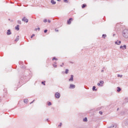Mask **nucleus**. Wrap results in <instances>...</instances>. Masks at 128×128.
<instances>
[{
	"label": "nucleus",
	"instance_id": "6e6552de",
	"mask_svg": "<svg viewBox=\"0 0 128 128\" xmlns=\"http://www.w3.org/2000/svg\"><path fill=\"white\" fill-rule=\"evenodd\" d=\"M68 80L69 82H74V75H70V78Z\"/></svg>",
	"mask_w": 128,
	"mask_h": 128
},
{
	"label": "nucleus",
	"instance_id": "f3484780",
	"mask_svg": "<svg viewBox=\"0 0 128 128\" xmlns=\"http://www.w3.org/2000/svg\"><path fill=\"white\" fill-rule=\"evenodd\" d=\"M83 122H88V118H84Z\"/></svg>",
	"mask_w": 128,
	"mask_h": 128
},
{
	"label": "nucleus",
	"instance_id": "f8f14e48",
	"mask_svg": "<svg viewBox=\"0 0 128 128\" xmlns=\"http://www.w3.org/2000/svg\"><path fill=\"white\" fill-rule=\"evenodd\" d=\"M108 128H116V124H112V126H111L110 127H109Z\"/></svg>",
	"mask_w": 128,
	"mask_h": 128
},
{
	"label": "nucleus",
	"instance_id": "20e7f679",
	"mask_svg": "<svg viewBox=\"0 0 128 128\" xmlns=\"http://www.w3.org/2000/svg\"><path fill=\"white\" fill-rule=\"evenodd\" d=\"M69 88L70 90L76 88V85L74 84H70L69 86Z\"/></svg>",
	"mask_w": 128,
	"mask_h": 128
},
{
	"label": "nucleus",
	"instance_id": "2f4dec72",
	"mask_svg": "<svg viewBox=\"0 0 128 128\" xmlns=\"http://www.w3.org/2000/svg\"><path fill=\"white\" fill-rule=\"evenodd\" d=\"M99 114H102V111L99 112Z\"/></svg>",
	"mask_w": 128,
	"mask_h": 128
},
{
	"label": "nucleus",
	"instance_id": "c85d7f7f",
	"mask_svg": "<svg viewBox=\"0 0 128 128\" xmlns=\"http://www.w3.org/2000/svg\"><path fill=\"white\" fill-rule=\"evenodd\" d=\"M48 22V20L46 19H44V22Z\"/></svg>",
	"mask_w": 128,
	"mask_h": 128
},
{
	"label": "nucleus",
	"instance_id": "f257e3e1",
	"mask_svg": "<svg viewBox=\"0 0 128 128\" xmlns=\"http://www.w3.org/2000/svg\"><path fill=\"white\" fill-rule=\"evenodd\" d=\"M122 36L124 38H128V30L125 29L123 30Z\"/></svg>",
	"mask_w": 128,
	"mask_h": 128
},
{
	"label": "nucleus",
	"instance_id": "9b49d317",
	"mask_svg": "<svg viewBox=\"0 0 128 128\" xmlns=\"http://www.w3.org/2000/svg\"><path fill=\"white\" fill-rule=\"evenodd\" d=\"M15 30H20V25H17L15 27Z\"/></svg>",
	"mask_w": 128,
	"mask_h": 128
},
{
	"label": "nucleus",
	"instance_id": "37998d69",
	"mask_svg": "<svg viewBox=\"0 0 128 128\" xmlns=\"http://www.w3.org/2000/svg\"><path fill=\"white\" fill-rule=\"evenodd\" d=\"M55 64H56V62H54Z\"/></svg>",
	"mask_w": 128,
	"mask_h": 128
},
{
	"label": "nucleus",
	"instance_id": "393cba45",
	"mask_svg": "<svg viewBox=\"0 0 128 128\" xmlns=\"http://www.w3.org/2000/svg\"><path fill=\"white\" fill-rule=\"evenodd\" d=\"M58 60V58H56V57H54L52 59V60Z\"/></svg>",
	"mask_w": 128,
	"mask_h": 128
},
{
	"label": "nucleus",
	"instance_id": "4c0bfd02",
	"mask_svg": "<svg viewBox=\"0 0 128 128\" xmlns=\"http://www.w3.org/2000/svg\"><path fill=\"white\" fill-rule=\"evenodd\" d=\"M55 32H58V30L55 29Z\"/></svg>",
	"mask_w": 128,
	"mask_h": 128
},
{
	"label": "nucleus",
	"instance_id": "dca6fc26",
	"mask_svg": "<svg viewBox=\"0 0 128 128\" xmlns=\"http://www.w3.org/2000/svg\"><path fill=\"white\" fill-rule=\"evenodd\" d=\"M28 99L24 100V104H28Z\"/></svg>",
	"mask_w": 128,
	"mask_h": 128
},
{
	"label": "nucleus",
	"instance_id": "79ce46f5",
	"mask_svg": "<svg viewBox=\"0 0 128 128\" xmlns=\"http://www.w3.org/2000/svg\"><path fill=\"white\" fill-rule=\"evenodd\" d=\"M116 36V34H113V36Z\"/></svg>",
	"mask_w": 128,
	"mask_h": 128
},
{
	"label": "nucleus",
	"instance_id": "1a4fd4ad",
	"mask_svg": "<svg viewBox=\"0 0 128 128\" xmlns=\"http://www.w3.org/2000/svg\"><path fill=\"white\" fill-rule=\"evenodd\" d=\"M7 36H10L12 34V32H10V30H8L6 32Z\"/></svg>",
	"mask_w": 128,
	"mask_h": 128
},
{
	"label": "nucleus",
	"instance_id": "72a5a7b5",
	"mask_svg": "<svg viewBox=\"0 0 128 128\" xmlns=\"http://www.w3.org/2000/svg\"><path fill=\"white\" fill-rule=\"evenodd\" d=\"M101 72H104V70H101Z\"/></svg>",
	"mask_w": 128,
	"mask_h": 128
},
{
	"label": "nucleus",
	"instance_id": "aec40b11",
	"mask_svg": "<svg viewBox=\"0 0 128 128\" xmlns=\"http://www.w3.org/2000/svg\"><path fill=\"white\" fill-rule=\"evenodd\" d=\"M99 84H101L102 86V84H104V81H102V80H100Z\"/></svg>",
	"mask_w": 128,
	"mask_h": 128
},
{
	"label": "nucleus",
	"instance_id": "4be33fe9",
	"mask_svg": "<svg viewBox=\"0 0 128 128\" xmlns=\"http://www.w3.org/2000/svg\"><path fill=\"white\" fill-rule=\"evenodd\" d=\"M103 38H106V34H103L102 36Z\"/></svg>",
	"mask_w": 128,
	"mask_h": 128
},
{
	"label": "nucleus",
	"instance_id": "f03ea898",
	"mask_svg": "<svg viewBox=\"0 0 128 128\" xmlns=\"http://www.w3.org/2000/svg\"><path fill=\"white\" fill-rule=\"evenodd\" d=\"M122 126L124 128H128V119L126 120L124 123H122Z\"/></svg>",
	"mask_w": 128,
	"mask_h": 128
},
{
	"label": "nucleus",
	"instance_id": "bb28decb",
	"mask_svg": "<svg viewBox=\"0 0 128 128\" xmlns=\"http://www.w3.org/2000/svg\"><path fill=\"white\" fill-rule=\"evenodd\" d=\"M48 106H52V102H48Z\"/></svg>",
	"mask_w": 128,
	"mask_h": 128
},
{
	"label": "nucleus",
	"instance_id": "7ed1b4c3",
	"mask_svg": "<svg viewBox=\"0 0 128 128\" xmlns=\"http://www.w3.org/2000/svg\"><path fill=\"white\" fill-rule=\"evenodd\" d=\"M54 96L56 98H60V92H56V93H55Z\"/></svg>",
	"mask_w": 128,
	"mask_h": 128
},
{
	"label": "nucleus",
	"instance_id": "a19ab883",
	"mask_svg": "<svg viewBox=\"0 0 128 128\" xmlns=\"http://www.w3.org/2000/svg\"><path fill=\"white\" fill-rule=\"evenodd\" d=\"M46 120H47L48 122V118H47V119Z\"/></svg>",
	"mask_w": 128,
	"mask_h": 128
},
{
	"label": "nucleus",
	"instance_id": "b1692460",
	"mask_svg": "<svg viewBox=\"0 0 128 128\" xmlns=\"http://www.w3.org/2000/svg\"><path fill=\"white\" fill-rule=\"evenodd\" d=\"M97 86H102L100 83H98Z\"/></svg>",
	"mask_w": 128,
	"mask_h": 128
},
{
	"label": "nucleus",
	"instance_id": "5701e85b",
	"mask_svg": "<svg viewBox=\"0 0 128 128\" xmlns=\"http://www.w3.org/2000/svg\"><path fill=\"white\" fill-rule=\"evenodd\" d=\"M18 24H22V21H20V20H18Z\"/></svg>",
	"mask_w": 128,
	"mask_h": 128
},
{
	"label": "nucleus",
	"instance_id": "a18cd8bd",
	"mask_svg": "<svg viewBox=\"0 0 128 128\" xmlns=\"http://www.w3.org/2000/svg\"><path fill=\"white\" fill-rule=\"evenodd\" d=\"M60 66H62V65H60Z\"/></svg>",
	"mask_w": 128,
	"mask_h": 128
},
{
	"label": "nucleus",
	"instance_id": "473e14b6",
	"mask_svg": "<svg viewBox=\"0 0 128 128\" xmlns=\"http://www.w3.org/2000/svg\"><path fill=\"white\" fill-rule=\"evenodd\" d=\"M53 66H54V68H56V65L53 64Z\"/></svg>",
	"mask_w": 128,
	"mask_h": 128
},
{
	"label": "nucleus",
	"instance_id": "c9c22d12",
	"mask_svg": "<svg viewBox=\"0 0 128 128\" xmlns=\"http://www.w3.org/2000/svg\"><path fill=\"white\" fill-rule=\"evenodd\" d=\"M62 124L60 123V124L58 126H62Z\"/></svg>",
	"mask_w": 128,
	"mask_h": 128
},
{
	"label": "nucleus",
	"instance_id": "de8ad7c7",
	"mask_svg": "<svg viewBox=\"0 0 128 128\" xmlns=\"http://www.w3.org/2000/svg\"><path fill=\"white\" fill-rule=\"evenodd\" d=\"M103 69H104V68H103Z\"/></svg>",
	"mask_w": 128,
	"mask_h": 128
},
{
	"label": "nucleus",
	"instance_id": "2eb2a0df",
	"mask_svg": "<svg viewBox=\"0 0 128 128\" xmlns=\"http://www.w3.org/2000/svg\"><path fill=\"white\" fill-rule=\"evenodd\" d=\"M51 4H56V2L54 0H52Z\"/></svg>",
	"mask_w": 128,
	"mask_h": 128
},
{
	"label": "nucleus",
	"instance_id": "a211bd4d",
	"mask_svg": "<svg viewBox=\"0 0 128 128\" xmlns=\"http://www.w3.org/2000/svg\"><path fill=\"white\" fill-rule=\"evenodd\" d=\"M86 4H83L82 6V8H86Z\"/></svg>",
	"mask_w": 128,
	"mask_h": 128
},
{
	"label": "nucleus",
	"instance_id": "ea45409f",
	"mask_svg": "<svg viewBox=\"0 0 128 128\" xmlns=\"http://www.w3.org/2000/svg\"><path fill=\"white\" fill-rule=\"evenodd\" d=\"M57 2H60V0H56Z\"/></svg>",
	"mask_w": 128,
	"mask_h": 128
},
{
	"label": "nucleus",
	"instance_id": "7c9ffc66",
	"mask_svg": "<svg viewBox=\"0 0 128 128\" xmlns=\"http://www.w3.org/2000/svg\"><path fill=\"white\" fill-rule=\"evenodd\" d=\"M44 32L46 34V32H48V30H44Z\"/></svg>",
	"mask_w": 128,
	"mask_h": 128
},
{
	"label": "nucleus",
	"instance_id": "39448f33",
	"mask_svg": "<svg viewBox=\"0 0 128 128\" xmlns=\"http://www.w3.org/2000/svg\"><path fill=\"white\" fill-rule=\"evenodd\" d=\"M22 22H28V18H26V17H24L22 18Z\"/></svg>",
	"mask_w": 128,
	"mask_h": 128
},
{
	"label": "nucleus",
	"instance_id": "f704fd0d",
	"mask_svg": "<svg viewBox=\"0 0 128 128\" xmlns=\"http://www.w3.org/2000/svg\"><path fill=\"white\" fill-rule=\"evenodd\" d=\"M64 2H68V0H64Z\"/></svg>",
	"mask_w": 128,
	"mask_h": 128
},
{
	"label": "nucleus",
	"instance_id": "c756f323",
	"mask_svg": "<svg viewBox=\"0 0 128 128\" xmlns=\"http://www.w3.org/2000/svg\"><path fill=\"white\" fill-rule=\"evenodd\" d=\"M34 36V34H32V36H31L30 38H32Z\"/></svg>",
	"mask_w": 128,
	"mask_h": 128
},
{
	"label": "nucleus",
	"instance_id": "09e8293b",
	"mask_svg": "<svg viewBox=\"0 0 128 128\" xmlns=\"http://www.w3.org/2000/svg\"><path fill=\"white\" fill-rule=\"evenodd\" d=\"M62 64H64V63H62Z\"/></svg>",
	"mask_w": 128,
	"mask_h": 128
},
{
	"label": "nucleus",
	"instance_id": "0eeeda50",
	"mask_svg": "<svg viewBox=\"0 0 128 128\" xmlns=\"http://www.w3.org/2000/svg\"><path fill=\"white\" fill-rule=\"evenodd\" d=\"M120 48H122L123 50H126V45H124L123 46H120Z\"/></svg>",
	"mask_w": 128,
	"mask_h": 128
},
{
	"label": "nucleus",
	"instance_id": "412c9836",
	"mask_svg": "<svg viewBox=\"0 0 128 128\" xmlns=\"http://www.w3.org/2000/svg\"><path fill=\"white\" fill-rule=\"evenodd\" d=\"M96 86H93L92 87V90L94 91V90H96Z\"/></svg>",
	"mask_w": 128,
	"mask_h": 128
},
{
	"label": "nucleus",
	"instance_id": "58836bf2",
	"mask_svg": "<svg viewBox=\"0 0 128 128\" xmlns=\"http://www.w3.org/2000/svg\"><path fill=\"white\" fill-rule=\"evenodd\" d=\"M34 102V100L32 102H31L30 104H32V102Z\"/></svg>",
	"mask_w": 128,
	"mask_h": 128
},
{
	"label": "nucleus",
	"instance_id": "49530a36",
	"mask_svg": "<svg viewBox=\"0 0 128 128\" xmlns=\"http://www.w3.org/2000/svg\"><path fill=\"white\" fill-rule=\"evenodd\" d=\"M117 110H118V108L117 109Z\"/></svg>",
	"mask_w": 128,
	"mask_h": 128
},
{
	"label": "nucleus",
	"instance_id": "423d86ee",
	"mask_svg": "<svg viewBox=\"0 0 128 128\" xmlns=\"http://www.w3.org/2000/svg\"><path fill=\"white\" fill-rule=\"evenodd\" d=\"M72 18H70L67 21L68 24H72Z\"/></svg>",
	"mask_w": 128,
	"mask_h": 128
},
{
	"label": "nucleus",
	"instance_id": "c03bdc74",
	"mask_svg": "<svg viewBox=\"0 0 128 128\" xmlns=\"http://www.w3.org/2000/svg\"><path fill=\"white\" fill-rule=\"evenodd\" d=\"M70 63H71V64H74V62H70Z\"/></svg>",
	"mask_w": 128,
	"mask_h": 128
},
{
	"label": "nucleus",
	"instance_id": "e433bc0d",
	"mask_svg": "<svg viewBox=\"0 0 128 128\" xmlns=\"http://www.w3.org/2000/svg\"><path fill=\"white\" fill-rule=\"evenodd\" d=\"M48 22L50 23V20H48Z\"/></svg>",
	"mask_w": 128,
	"mask_h": 128
},
{
	"label": "nucleus",
	"instance_id": "a878e982",
	"mask_svg": "<svg viewBox=\"0 0 128 128\" xmlns=\"http://www.w3.org/2000/svg\"><path fill=\"white\" fill-rule=\"evenodd\" d=\"M44 82H46L45 81L44 82H42V84H44V86H46V84Z\"/></svg>",
	"mask_w": 128,
	"mask_h": 128
},
{
	"label": "nucleus",
	"instance_id": "9d476101",
	"mask_svg": "<svg viewBox=\"0 0 128 128\" xmlns=\"http://www.w3.org/2000/svg\"><path fill=\"white\" fill-rule=\"evenodd\" d=\"M115 44H118V45L120 44H122V42L118 40L115 42Z\"/></svg>",
	"mask_w": 128,
	"mask_h": 128
},
{
	"label": "nucleus",
	"instance_id": "6ab92c4d",
	"mask_svg": "<svg viewBox=\"0 0 128 128\" xmlns=\"http://www.w3.org/2000/svg\"><path fill=\"white\" fill-rule=\"evenodd\" d=\"M65 74H68V69L66 70Z\"/></svg>",
	"mask_w": 128,
	"mask_h": 128
},
{
	"label": "nucleus",
	"instance_id": "ddd939ff",
	"mask_svg": "<svg viewBox=\"0 0 128 128\" xmlns=\"http://www.w3.org/2000/svg\"><path fill=\"white\" fill-rule=\"evenodd\" d=\"M18 40H20V36H18L14 40L15 42H18Z\"/></svg>",
	"mask_w": 128,
	"mask_h": 128
},
{
	"label": "nucleus",
	"instance_id": "cd10ccee",
	"mask_svg": "<svg viewBox=\"0 0 128 128\" xmlns=\"http://www.w3.org/2000/svg\"><path fill=\"white\" fill-rule=\"evenodd\" d=\"M40 30V28H36L35 30Z\"/></svg>",
	"mask_w": 128,
	"mask_h": 128
},
{
	"label": "nucleus",
	"instance_id": "4468645a",
	"mask_svg": "<svg viewBox=\"0 0 128 128\" xmlns=\"http://www.w3.org/2000/svg\"><path fill=\"white\" fill-rule=\"evenodd\" d=\"M121 90H122V88H120V87L117 88V92H120Z\"/></svg>",
	"mask_w": 128,
	"mask_h": 128
}]
</instances>
